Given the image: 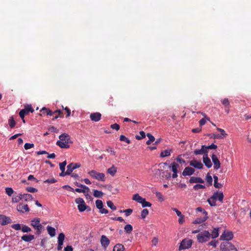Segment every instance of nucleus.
<instances>
[{
  "instance_id": "obj_1",
  "label": "nucleus",
  "mask_w": 251,
  "mask_h": 251,
  "mask_svg": "<svg viewBox=\"0 0 251 251\" xmlns=\"http://www.w3.org/2000/svg\"><path fill=\"white\" fill-rule=\"evenodd\" d=\"M60 140L56 142V145L61 148L68 149L70 148V144L72 143L70 136L67 133H63L59 136Z\"/></svg>"
},
{
  "instance_id": "obj_2",
  "label": "nucleus",
  "mask_w": 251,
  "mask_h": 251,
  "mask_svg": "<svg viewBox=\"0 0 251 251\" xmlns=\"http://www.w3.org/2000/svg\"><path fill=\"white\" fill-rule=\"evenodd\" d=\"M211 238L210 232L207 230H203L199 233L197 235V239L199 243H203L209 240Z\"/></svg>"
},
{
  "instance_id": "obj_3",
  "label": "nucleus",
  "mask_w": 251,
  "mask_h": 251,
  "mask_svg": "<svg viewBox=\"0 0 251 251\" xmlns=\"http://www.w3.org/2000/svg\"><path fill=\"white\" fill-rule=\"evenodd\" d=\"M31 226L36 230V233L39 235L43 228V226L40 224V219L35 218L31 221Z\"/></svg>"
},
{
  "instance_id": "obj_4",
  "label": "nucleus",
  "mask_w": 251,
  "mask_h": 251,
  "mask_svg": "<svg viewBox=\"0 0 251 251\" xmlns=\"http://www.w3.org/2000/svg\"><path fill=\"white\" fill-rule=\"evenodd\" d=\"M89 176L93 178L98 180L104 181L105 179V175L102 173H99L94 170L88 172Z\"/></svg>"
},
{
  "instance_id": "obj_5",
  "label": "nucleus",
  "mask_w": 251,
  "mask_h": 251,
  "mask_svg": "<svg viewBox=\"0 0 251 251\" xmlns=\"http://www.w3.org/2000/svg\"><path fill=\"white\" fill-rule=\"evenodd\" d=\"M75 202L78 204L77 208L79 212H83L89 208V210H91L89 206L86 205L83 199L81 198H76Z\"/></svg>"
},
{
  "instance_id": "obj_6",
  "label": "nucleus",
  "mask_w": 251,
  "mask_h": 251,
  "mask_svg": "<svg viewBox=\"0 0 251 251\" xmlns=\"http://www.w3.org/2000/svg\"><path fill=\"white\" fill-rule=\"evenodd\" d=\"M220 249L222 251H237L234 246L228 241L222 242L220 245Z\"/></svg>"
},
{
  "instance_id": "obj_7",
  "label": "nucleus",
  "mask_w": 251,
  "mask_h": 251,
  "mask_svg": "<svg viewBox=\"0 0 251 251\" xmlns=\"http://www.w3.org/2000/svg\"><path fill=\"white\" fill-rule=\"evenodd\" d=\"M193 243V241L188 238L183 239L180 243L179 250H185L190 248Z\"/></svg>"
},
{
  "instance_id": "obj_8",
  "label": "nucleus",
  "mask_w": 251,
  "mask_h": 251,
  "mask_svg": "<svg viewBox=\"0 0 251 251\" xmlns=\"http://www.w3.org/2000/svg\"><path fill=\"white\" fill-rule=\"evenodd\" d=\"M34 109L32 108L31 105H27L25 106V108L22 109L19 112V116L21 119L25 118V115H28L29 112L33 113Z\"/></svg>"
},
{
  "instance_id": "obj_9",
  "label": "nucleus",
  "mask_w": 251,
  "mask_h": 251,
  "mask_svg": "<svg viewBox=\"0 0 251 251\" xmlns=\"http://www.w3.org/2000/svg\"><path fill=\"white\" fill-rule=\"evenodd\" d=\"M233 237V234L231 231H225L220 237V239L228 241L231 240Z\"/></svg>"
},
{
  "instance_id": "obj_10",
  "label": "nucleus",
  "mask_w": 251,
  "mask_h": 251,
  "mask_svg": "<svg viewBox=\"0 0 251 251\" xmlns=\"http://www.w3.org/2000/svg\"><path fill=\"white\" fill-rule=\"evenodd\" d=\"M64 239V234L63 233H60L58 237V246L57 247V249L58 251H60L62 250Z\"/></svg>"
},
{
  "instance_id": "obj_11",
  "label": "nucleus",
  "mask_w": 251,
  "mask_h": 251,
  "mask_svg": "<svg viewBox=\"0 0 251 251\" xmlns=\"http://www.w3.org/2000/svg\"><path fill=\"white\" fill-rule=\"evenodd\" d=\"M12 222L11 219L3 215H0V224L4 226L11 223Z\"/></svg>"
},
{
  "instance_id": "obj_12",
  "label": "nucleus",
  "mask_w": 251,
  "mask_h": 251,
  "mask_svg": "<svg viewBox=\"0 0 251 251\" xmlns=\"http://www.w3.org/2000/svg\"><path fill=\"white\" fill-rule=\"evenodd\" d=\"M100 243L105 249H106L110 244V240L105 235H102L100 239Z\"/></svg>"
},
{
  "instance_id": "obj_13",
  "label": "nucleus",
  "mask_w": 251,
  "mask_h": 251,
  "mask_svg": "<svg viewBox=\"0 0 251 251\" xmlns=\"http://www.w3.org/2000/svg\"><path fill=\"white\" fill-rule=\"evenodd\" d=\"M17 209L18 211L22 213H25V212H28L29 209L27 204H24L22 203H20L17 206Z\"/></svg>"
},
{
  "instance_id": "obj_14",
  "label": "nucleus",
  "mask_w": 251,
  "mask_h": 251,
  "mask_svg": "<svg viewBox=\"0 0 251 251\" xmlns=\"http://www.w3.org/2000/svg\"><path fill=\"white\" fill-rule=\"evenodd\" d=\"M190 165L199 169H202L203 166L201 161H198L195 159L192 160L190 161Z\"/></svg>"
},
{
  "instance_id": "obj_15",
  "label": "nucleus",
  "mask_w": 251,
  "mask_h": 251,
  "mask_svg": "<svg viewBox=\"0 0 251 251\" xmlns=\"http://www.w3.org/2000/svg\"><path fill=\"white\" fill-rule=\"evenodd\" d=\"M40 112L41 113L39 114L40 116H43V115H47L49 116H52L53 115V111L50 110L49 108H47L45 107H43L41 110Z\"/></svg>"
},
{
  "instance_id": "obj_16",
  "label": "nucleus",
  "mask_w": 251,
  "mask_h": 251,
  "mask_svg": "<svg viewBox=\"0 0 251 251\" xmlns=\"http://www.w3.org/2000/svg\"><path fill=\"white\" fill-rule=\"evenodd\" d=\"M80 167V163H71L69 164L67 168V170L69 171L70 175L72 173V172L75 169L78 168Z\"/></svg>"
},
{
  "instance_id": "obj_17",
  "label": "nucleus",
  "mask_w": 251,
  "mask_h": 251,
  "mask_svg": "<svg viewBox=\"0 0 251 251\" xmlns=\"http://www.w3.org/2000/svg\"><path fill=\"white\" fill-rule=\"evenodd\" d=\"M101 115L99 112H95L91 113L90 115V118L91 121L94 122H98L101 119Z\"/></svg>"
},
{
  "instance_id": "obj_18",
  "label": "nucleus",
  "mask_w": 251,
  "mask_h": 251,
  "mask_svg": "<svg viewBox=\"0 0 251 251\" xmlns=\"http://www.w3.org/2000/svg\"><path fill=\"white\" fill-rule=\"evenodd\" d=\"M211 158L214 163V168L216 170L219 169L220 168L221 163L216 155L213 154Z\"/></svg>"
},
{
  "instance_id": "obj_19",
  "label": "nucleus",
  "mask_w": 251,
  "mask_h": 251,
  "mask_svg": "<svg viewBox=\"0 0 251 251\" xmlns=\"http://www.w3.org/2000/svg\"><path fill=\"white\" fill-rule=\"evenodd\" d=\"M195 171V169H193V168L187 167L184 169V171H183L182 175L184 176H191L194 173Z\"/></svg>"
},
{
  "instance_id": "obj_20",
  "label": "nucleus",
  "mask_w": 251,
  "mask_h": 251,
  "mask_svg": "<svg viewBox=\"0 0 251 251\" xmlns=\"http://www.w3.org/2000/svg\"><path fill=\"white\" fill-rule=\"evenodd\" d=\"M212 195L215 197L216 201L218 200L220 202H223L224 196L222 192H214Z\"/></svg>"
},
{
  "instance_id": "obj_21",
  "label": "nucleus",
  "mask_w": 251,
  "mask_h": 251,
  "mask_svg": "<svg viewBox=\"0 0 251 251\" xmlns=\"http://www.w3.org/2000/svg\"><path fill=\"white\" fill-rule=\"evenodd\" d=\"M205 149H206V146L202 145V146H201V149L195 150L194 151V153L195 155H199V154H204V155L207 154L208 153V151H206V150H205Z\"/></svg>"
},
{
  "instance_id": "obj_22",
  "label": "nucleus",
  "mask_w": 251,
  "mask_h": 251,
  "mask_svg": "<svg viewBox=\"0 0 251 251\" xmlns=\"http://www.w3.org/2000/svg\"><path fill=\"white\" fill-rule=\"evenodd\" d=\"M203 162L205 165L208 168H210L212 167V163L210 158L208 156V154H205L203 156Z\"/></svg>"
},
{
  "instance_id": "obj_23",
  "label": "nucleus",
  "mask_w": 251,
  "mask_h": 251,
  "mask_svg": "<svg viewBox=\"0 0 251 251\" xmlns=\"http://www.w3.org/2000/svg\"><path fill=\"white\" fill-rule=\"evenodd\" d=\"M34 239V235L32 234H25L21 237V239L26 242H29Z\"/></svg>"
},
{
  "instance_id": "obj_24",
  "label": "nucleus",
  "mask_w": 251,
  "mask_h": 251,
  "mask_svg": "<svg viewBox=\"0 0 251 251\" xmlns=\"http://www.w3.org/2000/svg\"><path fill=\"white\" fill-rule=\"evenodd\" d=\"M189 182L190 183H203L204 182V181L203 179H202L201 177L192 176L190 177V178L189 179Z\"/></svg>"
},
{
  "instance_id": "obj_25",
  "label": "nucleus",
  "mask_w": 251,
  "mask_h": 251,
  "mask_svg": "<svg viewBox=\"0 0 251 251\" xmlns=\"http://www.w3.org/2000/svg\"><path fill=\"white\" fill-rule=\"evenodd\" d=\"M208 217H203L202 216L198 217L195 221H193V224H199L205 222L207 219Z\"/></svg>"
},
{
  "instance_id": "obj_26",
  "label": "nucleus",
  "mask_w": 251,
  "mask_h": 251,
  "mask_svg": "<svg viewBox=\"0 0 251 251\" xmlns=\"http://www.w3.org/2000/svg\"><path fill=\"white\" fill-rule=\"evenodd\" d=\"M217 130L219 131V132H220L221 133V135H219V134H217V135H215L214 136V138H216V139H222L223 138V137H222V136H226V135L227 134L225 132V131L222 129V128H217Z\"/></svg>"
},
{
  "instance_id": "obj_27",
  "label": "nucleus",
  "mask_w": 251,
  "mask_h": 251,
  "mask_svg": "<svg viewBox=\"0 0 251 251\" xmlns=\"http://www.w3.org/2000/svg\"><path fill=\"white\" fill-rule=\"evenodd\" d=\"M22 200L23 199L25 201H30L33 200V197L31 194H22Z\"/></svg>"
},
{
  "instance_id": "obj_28",
  "label": "nucleus",
  "mask_w": 251,
  "mask_h": 251,
  "mask_svg": "<svg viewBox=\"0 0 251 251\" xmlns=\"http://www.w3.org/2000/svg\"><path fill=\"white\" fill-rule=\"evenodd\" d=\"M47 229L49 234L51 237H53L55 235V233H56L55 229L54 227L48 226L47 227Z\"/></svg>"
},
{
  "instance_id": "obj_29",
  "label": "nucleus",
  "mask_w": 251,
  "mask_h": 251,
  "mask_svg": "<svg viewBox=\"0 0 251 251\" xmlns=\"http://www.w3.org/2000/svg\"><path fill=\"white\" fill-rule=\"evenodd\" d=\"M173 152V150L167 149L162 151L160 153V156L164 157L170 155L171 153Z\"/></svg>"
},
{
  "instance_id": "obj_30",
  "label": "nucleus",
  "mask_w": 251,
  "mask_h": 251,
  "mask_svg": "<svg viewBox=\"0 0 251 251\" xmlns=\"http://www.w3.org/2000/svg\"><path fill=\"white\" fill-rule=\"evenodd\" d=\"M214 178V186L216 188H221L223 187V185L220 183H218V177L216 176H213Z\"/></svg>"
},
{
  "instance_id": "obj_31",
  "label": "nucleus",
  "mask_w": 251,
  "mask_h": 251,
  "mask_svg": "<svg viewBox=\"0 0 251 251\" xmlns=\"http://www.w3.org/2000/svg\"><path fill=\"white\" fill-rule=\"evenodd\" d=\"M125 248L121 244H116L113 248V251H124Z\"/></svg>"
},
{
  "instance_id": "obj_32",
  "label": "nucleus",
  "mask_w": 251,
  "mask_h": 251,
  "mask_svg": "<svg viewBox=\"0 0 251 251\" xmlns=\"http://www.w3.org/2000/svg\"><path fill=\"white\" fill-rule=\"evenodd\" d=\"M216 201L215 198L213 195L207 199V202L211 206H215L216 205Z\"/></svg>"
},
{
  "instance_id": "obj_33",
  "label": "nucleus",
  "mask_w": 251,
  "mask_h": 251,
  "mask_svg": "<svg viewBox=\"0 0 251 251\" xmlns=\"http://www.w3.org/2000/svg\"><path fill=\"white\" fill-rule=\"evenodd\" d=\"M107 173L109 174L112 176H114L117 172V168L113 165L111 167L107 169Z\"/></svg>"
},
{
  "instance_id": "obj_34",
  "label": "nucleus",
  "mask_w": 251,
  "mask_h": 251,
  "mask_svg": "<svg viewBox=\"0 0 251 251\" xmlns=\"http://www.w3.org/2000/svg\"><path fill=\"white\" fill-rule=\"evenodd\" d=\"M144 199V198L139 196L138 194L134 195L132 198L133 200L135 201L140 203H141Z\"/></svg>"
},
{
  "instance_id": "obj_35",
  "label": "nucleus",
  "mask_w": 251,
  "mask_h": 251,
  "mask_svg": "<svg viewBox=\"0 0 251 251\" xmlns=\"http://www.w3.org/2000/svg\"><path fill=\"white\" fill-rule=\"evenodd\" d=\"M22 194H19L18 195L16 196H13L12 199V201L13 202H19L21 200H22Z\"/></svg>"
},
{
  "instance_id": "obj_36",
  "label": "nucleus",
  "mask_w": 251,
  "mask_h": 251,
  "mask_svg": "<svg viewBox=\"0 0 251 251\" xmlns=\"http://www.w3.org/2000/svg\"><path fill=\"white\" fill-rule=\"evenodd\" d=\"M124 229L126 233L129 234L132 232L133 230V227L131 225L127 224L125 226Z\"/></svg>"
},
{
  "instance_id": "obj_37",
  "label": "nucleus",
  "mask_w": 251,
  "mask_h": 251,
  "mask_svg": "<svg viewBox=\"0 0 251 251\" xmlns=\"http://www.w3.org/2000/svg\"><path fill=\"white\" fill-rule=\"evenodd\" d=\"M219 230L218 228H214L213 230L212 231L211 235V238H215L218 237L219 236Z\"/></svg>"
},
{
  "instance_id": "obj_38",
  "label": "nucleus",
  "mask_w": 251,
  "mask_h": 251,
  "mask_svg": "<svg viewBox=\"0 0 251 251\" xmlns=\"http://www.w3.org/2000/svg\"><path fill=\"white\" fill-rule=\"evenodd\" d=\"M205 180L208 183V186H211L212 184V177L209 173L206 176Z\"/></svg>"
},
{
  "instance_id": "obj_39",
  "label": "nucleus",
  "mask_w": 251,
  "mask_h": 251,
  "mask_svg": "<svg viewBox=\"0 0 251 251\" xmlns=\"http://www.w3.org/2000/svg\"><path fill=\"white\" fill-rule=\"evenodd\" d=\"M8 124H9V126L11 128H13L15 127V125H16V122H15L13 116L10 117V118L9 119Z\"/></svg>"
},
{
  "instance_id": "obj_40",
  "label": "nucleus",
  "mask_w": 251,
  "mask_h": 251,
  "mask_svg": "<svg viewBox=\"0 0 251 251\" xmlns=\"http://www.w3.org/2000/svg\"><path fill=\"white\" fill-rule=\"evenodd\" d=\"M196 211H198V212H201V214H202V216H203V217H208L207 215V212L202 208L201 207H199L198 208H196Z\"/></svg>"
},
{
  "instance_id": "obj_41",
  "label": "nucleus",
  "mask_w": 251,
  "mask_h": 251,
  "mask_svg": "<svg viewBox=\"0 0 251 251\" xmlns=\"http://www.w3.org/2000/svg\"><path fill=\"white\" fill-rule=\"evenodd\" d=\"M103 193L99 190H94L93 195L96 198H101Z\"/></svg>"
},
{
  "instance_id": "obj_42",
  "label": "nucleus",
  "mask_w": 251,
  "mask_h": 251,
  "mask_svg": "<svg viewBox=\"0 0 251 251\" xmlns=\"http://www.w3.org/2000/svg\"><path fill=\"white\" fill-rule=\"evenodd\" d=\"M222 104L224 105V106L226 108H229L230 106V103L229 102V100L227 98H225L222 101Z\"/></svg>"
},
{
  "instance_id": "obj_43",
  "label": "nucleus",
  "mask_w": 251,
  "mask_h": 251,
  "mask_svg": "<svg viewBox=\"0 0 251 251\" xmlns=\"http://www.w3.org/2000/svg\"><path fill=\"white\" fill-rule=\"evenodd\" d=\"M141 204L143 207H151V203L150 202L147 201L145 198L143 200Z\"/></svg>"
},
{
  "instance_id": "obj_44",
  "label": "nucleus",
  "mask_w": 251,
  "mask_h": 251,
  "mask_svg": "<svg viewBox=\"0 0 251 251\" xmlns=\"http://www.w3.org/2000/svg\"><path fill=\"white\" fill-rule=\"evenodd\" d=\"M172 170L173 173H177V168L179 167V165L175 162L172 164Z\"/></svg>"
},
{
  "instance_id": "obj_45",
  "label": "nucleus",
  "mask_w": 251,
  "mask_h": 251,
  "mask_svg": "<svg viewBox=\"0 0 251 251\" xmlns=\"http://www.w3.org/2000/svg\"><path fill=\"white\" fill-rule=\"evenodd\" d=\"M96 205L98 209H101L103 207V204L101 200H98L96 201Z\"/></svg>"
},
{
  "instance_id": "obj_46",
  "label": "nucleus",
  "mask_w": 251,
  "mask_h": 251,
  "mask_svg": "<svg viewBox=\"0 0 251 251\" xmlns=\"http://www.w3.org/2000/svg\"><path fill=\"white\" fill-rule=\"evenodd\" d=\"M22 231L24 233L29 232L31 231V229L26 225H24L22 227Z\"/></svg>"
},
{
  "instance_id": "obj_47",
  "label": "nucleus",
  "mask_w": 251,
  "mask_h": 251,
  "mask_svg": "<svg viewBox=\"0 0 251 251\" xmlns=\"http://www.w3.org/2000/svg\"><path fill=\"white\" fill-rule=\"evenodd\" d=\"M120 140L121 141L125 142L127 144H130V141L127 138H126L125 135H121L120 136Z\"/></svg>"
},
{
  "instance_id": "obj_48",
  "label": "nucleus",
  "mask_w": 251,
  "mask_h": 251,
  "mask_svg": "<svg viewBox=\"0 0 251 251\" xmlns=\"http://www.w3.org/2000/svg\"><path fill=\"white\" fill-rule=\"evenodd\" d=\"M149 214V210L147 209H144L141 211V217L142 219H145L147 216Z\"/></svg>"
},
{
  "instance_id": "obj_49",
  "label": "nucleus",
  "mask_w": 251,
  "mask_h": 251,
  "mask_svg": "<svg viewBox=\"0 0 251 251\" xmlns=\"http://www.w3.org/2000/svg\"><path fill=\"white\" fill-rule=\"evenodd\" d=\"M107 206L113 210H116L117 208L111 201H108L106 202Z\"/></svg>"
},
{
  "instance_id": "obj_50",
  "label": "nucleus",
  "mask_w": 251,
  "mask_h": 251,
  "mask_svg": "<svg viewBox=\"0 0 251 251\" xmlns=\"http://www.w3.org/2000/svg\"><path fill=\"white\" fill-rule=\"evenodd\" d=\"M205 188L204 185L200 184H197L193 186V189L195 190H198L199 189H203Z\"/></svg>"
},
{
  "instance_id": "obj_51",
  "label": "nucleus",
  "mask_w": 251,
  "mask_h": 251,
  "mask_svg": "<svg viewBox=\"0 0 251 251\" xmlns=\"http://www.w3.org/2000/svg\"><path fill=\"white\" fill-rule=\"evenodd\" d=\"M5 192L8 196H11L14 192V191L12 188L7 187L5 188Z\"/></svg>"
},
{
  "instance_id": "obj_52",
  "label": "nucleus",
  "mask_w": 251,
  "mask_h": 251,
  "mask_svg": "<svg viewBox=\"0 0 251 251\" xmlns=\"http://www.w3.org/2000/svg\"><path fill=\"white\" fill-rule=\"evenodd\" d=\"M139 133L141 135V136H140L139 135H136L135 138L136 139L139 140L144 138L146 137V134H145V133L144 132V131H140Z\"/></svg>"
},
{
  "instance_id": "obj_53",
  "label": "nucleus",
  "mask_w": 251,
  "mask_h": 251,
  "mask_svg": "<svg viewBox=\"0 0 251 251\" xmlns=\"http://www.w3.org/2000/svg\"><path fill=\"white\" fill-rule=\"evenodd\" d=\"M155 194H156V196L157 197L158 199L159 200V201H162L164 200L163 195H162L161 192H156L155 193Z\"/></svg>"
},
{
  "instance_id": "obj_54",
  "label": "nucleus",
  "mask_w": 251,
  "mask_h": 251,
  "mask_svg": "<svg viewBox=\"0 0 251 251\" xmlns=\"http://www.w3.org/2000/svg\"><path fill=\"white\" fill-rule=\"evenodd\" d=\"M11 227L16 230H22L21 226L19 224H13L11 226Z\"/></svg>"
},
{
  "instance_id": "obj_55",
  "label": "nucleus",
  "mask_w": 251,
  "mask_h": 251,
  "mask_svg": "<svg viewBox=\"0 0 251 251\" xmlns=\"http://www.w3.org/2000/svg\"><path fill=\"white\" fill-rule=\"evenodd\" d=\"M26 190L27 192H30V193H35L38 191V190L34 187H28L26 188Z\"/></svg>"
},
{
  "instance_id": "obj_56",
  "label": "nucleus",
  "mask_w": 251,
  "mask_h": 251,
  "mask_svg": "<svg viewBox=\"0 0 251 251\" xmlns=\"http://www.w3.org/2000/svg\"><path fill=\"white\" fill-rule=\"evenodd\" d=\"M67 164V161L65 160L62 163H59V167L61 171L65 170V166Z\"/></svg>"
},
{
  "instance_id": "obj_57",
  "label": "nucleus",
  "mask_w": 251,
  "mask_h": 251,
  "mask_svg": "<svg viewBox=\"0 0 251 251\" xmlns=\"http://www.w3.org/2000/svg\"><path fill=\"white\" fill-rule=\"evenodd\" d=\"M34 146V145L33 144L26 143L25 144L24 148H25V150H27L30 149H31L32 148H33Z\"/></svg>"
},
{
  "instance_id": "obj_58",
  "label": "nucleus",
  "mask_w": 251,
  "mask_h": 251,
  "mask_svg": "<svg viewBox=\"0 0 251 251\" xmlns=\"http://www.w3.org/2000/svg\"><path fill=\"white\" fill-rule=\"evenodd\" d=\"M132 209L130 208H128L126 210H123V212L125 213L126 216H128L132 213Z\"/></svg>"
},
{
  "instance_id": "obj_59",
  "label": "nucleus",
  "mask_w": 251,
  "mask_h": 251,
  "mask_svg": "<svg viewBox=\"0 0 251 251\" xmlns=\"http://www.w3.org/2000/svg\"><path fill=\"white\" fill-rule=\"evenodd\" d=\"M176 161H177V162H178L180 164H184V163H185V160H184L183 159H182V158H181V155H178V156L177 157V158H176Z\"/></svg>"
},
{
  "instance_id": "obj_60",
  "label": "nucleus",
  "mask_w": 251,
  "mask_h": 251,
  "mask_svg": "<svg viewBox=\"0 0 251 251\" xmlns=\"http://www.w3.org/2000/svg\"><path fill=\"white\" fill-rule=\"evenodd\" d=\"M110 127L113 129L118 130L120 129V126L117 124H114L110 126Z\"/></svg>"
},
{
  "instance_id": "obj_61",
  "label": "nucleus",
  "mask_w": 251,
  "mask_h": 251,
  "mask_svg": "<svg viewBox=\"0 0 251 251\" xmlns=\"http://www.w3.org/2000/svg\"><path fill=\"white\" fill-rule=\"evenodd\" d=\"M44 183H53L56 182V180L54 178L48 179L46 180H45Z\"/></svg>"
},
{
  "instance_id": "obj_62",
  "label": "nucleus",
  "mask_w": 251,
  "mask_h": 251,
  "mask_svg": "<svg viewBox=\"0 0 251 251\" xmlns=\"http://www.w3.org/2000/svg\"><path fill=\"white\" fill-rule=\"evenodd\" d=\"M78 187H81V188H83V190H85L86 191V193L88 194L89 192V188H88V187L84 185H83V184H79V185H78Z\"/></svg>"
},
{
  "instance_id": "obj_63",
  "label": "nucleus",
  "mask_w": 251,
  "mask_h": 251,
  "mask_svg": "<svg viewBox=\"0 0 251 251\" xmlns=\"http://www.w3.org/2000/svg\"><path fill=\"white\" fill-rule=\"evenodd\" d=\"M217 148V146L215 145L214 144H212L211 145L206 146V151H207L208 149H216Z\"/></svg>"
},
{
  "instance_id": "obj_64",
  "label": "nucleus",
  "mask_w": 251,
  "mask_h": 251,
  "mask_svg": "<svg viewBox=\"0 0 251 251\" xmlns=\"http://www.w3.org/2000/svg\"><path fill=\"white\" fill-rule=\"evenodd\" d=\"M185 222V218L184 215H181L179 217V218L178 219V223L179 224L182 225Z\"/></svg>"
}]
</instances>
